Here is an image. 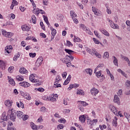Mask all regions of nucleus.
Listing matches in <instances>:
<instances>
[{
	"instance_id": "f257e3e1",
	"label": "nucleus",
	"mask_w": 130,
	"mask_h": 130,
	"mask_svg": "<svg viewBox=\"0 0 130 130\" xmlns=\"http://www.w3.org/2000/svg\"><path fill=\"white\" fill-rule=\"evenodd\" d=\"M9 115H10L11 120H12V121H16V117L17 116V113H16V112L14 111V109L8 110L7 112V116L8 119Z\"/></svg>"
},
{
	"instance_id": "f03ea898",
	"label": "nucleus",
	"mask_w": 130,
	"mask_h": 130,
	"mask_svg": "<svg viewBox=\"0 0 130 130\" xmlns=\"http://www.w3.org/2000/svg\"><path fill=\"white\" fill-rule=\"evenodd\" d=\"M8 119V116H6V112H4L2 115L1 120H0V123L4 127L7 125V122L4 121H7Z\"/></svg>"
},
{
	"instance_id": "7ed1b4c3",
	"label": "nucleus",
	"mask_w": 130,
	"mask_h": 130,
	"mask_svg": "<svg viewBox=\"0 0 130 130\" xmlns=\"http://www.w3.org/2000/svg\"><path fill=\"white\" fill-rule=\"evenodd\" d=\"M43 61V57L42 56L39 57L35 63V66L38 67H40V65L42 64Z\"/></svg>"
},
{
	"instance_id": "20e7f679",
	"label": "nucleus",
	"mask_w": 130,
	"mask_h": 130,
	"mask_svg": "<svg viewBox=\"0 0 130 130\" xmlns=\"http://www.w3.org/2000/svg\"><path fill=\"white\" fill-rule=\"evenodd\" d=\"M21 94L22 96H23V97H24L27 100H31V96H30V95L29 94V93L27 92H22L21 93Z\"/></svg>"
},
{
	"instance_id": "39448f33",
	"label": "nucleus",
	"mask_w": 130,
	"mask_h": 130,
	"mask_svg": "<svg viewBox=\"0 0 130 130\" xmlns=\"http://www.w3.org/2000/svg\"><path fill=\"white\" fill-rule=\"evenodd\" d=\"M109 109L111 110L112 112H113L115 115H117V110H116L115 107H114L113 105H110Z\"/></svg>"
},
{
	"instance_id": "423d86ee",
	"label": "nucleus",
	"mask_w": 130,
	"mask_h": 130,
	"mask_svg": "<svg viewBox=\"0 0 130 130\" xmlns=\"http://www.w3.org/2000/svg\"><path fill=\"white\" fill-rule=\"evenodd\" d=\"M92 10L95 16H100L101 15V12L94 7H92Z\"/></svg>"
},
{
	"instance_id": "0eeeda50",
	"label": "nucleus",
	"mask_w": 130,
	"mask_h": 130,
	"mask_svg": "<svg viewBox=\"0 0 130 130\" xmlns=\"http://www.w3.org/2000/svg\"><path fill=\"white\" fill-rule=\"evenodd\" d=\"M90 93L93 96H96V95L99 93V90L95 88H93L91 89Z\"/></svg>"
},
{
	"instance_id": "6e6552de",
	"label": "nucleus",
	"mask_w": 130,
	"mask_h": 130,
	"mask_svg": "<svg viewBox=\"0 0 130 130\" xmlns=\"http://www.w3.org/2000/svg\"><path fill=\"white\" fill-rule=\"evenodd\" d=\"M19 84L20 86L24 87V88H28V87H30V83H28L27 82H20Z\"/></svg>"
},
{
	"instance_id": "1a4fd4ad",
	"label": "nucleus",
	"mask_w": 130,
	"mask_h": 130,
	"mask_svg": "<svg viewBox=\"0 0 130 130\" xmlns=\"http://www.w3.org/2000/svg\"><path fill=\"white\" fill-rule=\"evenodd\" d=\"M110 25L111 27V28H113V29H118L119 28V26H118V25L117 24H115L113 23V22L111 21L110 22Z\"/></svg>"
},
{
	"instance_id": "9d476101",
	"label": "nucleus",
	"mask_w": 130,
	"mask_h": 130,
	"mask_svg": "<svg viewBox=\"0 0 130 130\" xmlns=\"http://www.w3.org/2000/svg\"><path fill=\"white\" fill-rule=\"evenodd\" d=\"M29 80L31 81V82H32V83H37L39 82V80L34 79V75L29 76Z\"/></svg>"
},
{
	"instance_id": "9b49d317",
	"label": "nucleus",
	"mask_w": 130,
	"mask_h": 130,
	"mask_svg": "<svg viewBox=\"0 0 130 130\" xmlns=\"http://www.w3.org/2000/svg\"><path fill=\"white\" fill-rule=\"evenodd\" d=\"M0 68L4 71L6 69V63L3 60H0Z\"/></svg>"
},
{
	"instance_id": "f8f14e48",
	"label": "nucleus",
	"mask_w": 130,
	"mask_h": 130,
	"mask_svg": "<svg viewBox=\"0 0 130 130\" xmlns=\"http://www.w3.org/2000/svg\"><path fill=\"white\" fill-rule=\"evenodd\" d=\"M120 56H121V58H123L124 60H125V61H126L127 62L128 66L129 67H130L129 59H128V58H127L126 56H123V55H122V54H121Z\"/></svg>"
},
{
	"instance_id": "ddd939ff",
	"label": "nucleus",
	"mask_w": 130,
	"mask_h": 130,
	"mask_svg": "<svg viewBox=\"0 0 130 130\" xmlns=\"http://www.w3.org/2000/svg\"><path fill=\"white\" fill-rule=\"evenodd\" d=\"M21 29L22 30V31H29V29H30V28L29 27V26H27V25H23L21 26Z\"/></svg>"
},
{
	"instance_id": "4468645a",
	"label": "nucleus",
	"mask_w": 130,
	"mask_h": 130,
	"mask_svg": "<svg viewBox=\"0 0 130 130\" xmlns=\"http://www.w3.org/2000/svg\"><path fill=\"white\" fill-rule=\"evenodd\" d=\"M100 30L101 31V32H102V33H103V34H104L106 36H107L108 37H109V33H108V32L106 31V30L102 28L101 29H100Z\"/></svg>"
},
{
	"instance_id": "2eb2a0df",
	"label": "nucleus",
	"mask_w": 130,
	"mask_h": 130,
	"mask_svg": "<svg viewBox=\"0 0 130 130\" xmlns=\"http://www.w3.org/2000/svg\"><path fill=\"white\" fill-rule=\"evenodd\" d=\"M43 17L44 18V20L45 21V23L47 24V25H48V27H49V26H50V23H49V22L48 21V18L45 15H43Z\"/></svg>"
},
{
	"instance_id": "dca6fc26",
	"label": "nucleus",
	"mask_w": 130,
	"mask_h": 130,
	"mask_svg": "<svg viewBox=\"0 0 130 130\" xmlns=\"http://www.w3.org/2000/svg\"><path fill=\"white\" fill-rule=\"evenodd\" d=\"M19 73H20V74H27V73H28V71L24 68H21L19 70Z\"/></svg>"
},
{
	"instance_id": "f3484780",
	"label": "nucleus",
	"mask_w": 130,
	"mask_h": 130,
	"mask_svg": "<svg viewBox=\"0 0 130 130\" xmlns=\"http://www.w3.org/2000/svg\"><path fill=\"white\" fill-rule=\"evenodd\" d=\"M113 63L115 66H116V67H118V60L115 56H113Z\"/></svg>"
},
{
	"instance_id": "a211bd4d",
	"label": "nucleus",
	"mask_w": 130,
	"mask_h": 130,
	"mask_svg": "<svg viewBox=\"0 0 130 130\" xmlns=\"http://www.w3.org/2000/svg\"><path fill=\"white\" fill-rule=\"evenodd\" d=\"M15 113L17 115V117L18 118H22V117H23V112L21 111H17Z\"/></svg>"
},
{
	"instance_id": "6ab92c4d",
	"label": "nucleus",
	"mask_w": 130,
	"mask_h": 130,
	"mask_svg": "<svg viewBox=\"0 0 130 130\" xmlns=\"http://www.w3.org/2000/svg\"><path fill=\"white\" fill-rule=\"evenodd\" d=\"M112 124L114 126H115V127L117 126V117H115V119L113 120Z\"/></svg>"
},
{
	"instance_id": "aec40b11",
	"label": "nucleus",
	"mask_w": 130,
	"mask_h": 130,
	"mask_svg": "<svg viewBox=\"0 0 130 130\" xmlns=\"http://www.w3.org/2000/svg\"><path fill=\"white\" fill-rule=\"evenodd\" d=\"M114 102H115V103H117V104L119 105V98L117 95H115L114 96Z\"/></svg>"
},
{
	"instance_id": "412c9836",
	"label": "nucleus",
	"mask_w": 130,
	"mask_h": 130,
	"mask_svg": "<svg viewBox=\"0 0 130 130\" xmlns=\"http://www.w3.org/2000/svg\"><path fill=\"white\" fill-rule=\"evenodd\" d=\"M64 51H66V52L68 54H73V53L75 52L74 51L69 49H65Z\"/></svg>"
},
{
	"instance_id": "4be33fe9",
	"label": "nucleus",
	"mask_w": 130,
	"mask_h": 130,
	"mask_svg": "<svg viewBox=\"0 0 130 130\" xmlns=\"http://www.w3.org/2000/svg\"><path fill=\"white\" fill-rule=\"evenodd\" d=\"M80 28H81V29H82V30H83V31H88L89 30V28H87L86 27V26H85V25H84L83 24H80Z\"/></svg>"
},
{
	"instance_id": "5701e85b",
	"label": "nucleus",
	"mask_w": 130,
	"mask_h": 130,
	"mask_svg": "<svg viewBox=\"0 0 130 130\" xmlns=\"http://www.w3.org/2000/svg\"><path fill=\"white\" fill-rule=\"evenodd\" d=\"M13 35H14V34L13 32H8L6 34H5V37L11 38V37L13 36Z\"/></svg>"
},
{
	"instance_id": "b1692460",
	"label": "nucleus",
	"mask_w": 130,
	"mask_h": 130,
	"mask_svg": "<svg viewBox=\"0 0 130 130\" xmlns=\"http://www.w3.org/2000/svg\"><path fill=\"white\" fill-rule=\"evenodd\" d=\"M79 120H80L81 122H85L86 118L85 117L84 115L80 116L79 117Z\"/></svg>"
},
{
	"instance_id": "393cba45",
	"label": "nucleus",
	"mask_w": 130,
	"mask_h": 130,
	"mask_svg": "<svg viewBox=\"0 0 130 130\" xmlns=\"http://www.w3.org/2000/svg\"><path fill=\"white\" fill-rule=\"evenodd\" d=\"M30 126L32 129L37 130V125H35L34 123L33 122L30 123Z\"/></svg>"
},
{
	"instance_id": "a878e982",
	"label": "nucleus",
	"mask_w": 130,
	"mask_h": 130,
	"mask_svg": "<svg viewBox=\"0 0 130 130\" xmlns=\"http://www.w3.org/2000/svg\"><path fill=\"white\" fill-rule=\"evenodd\" d=\"M20 53H18L17 54L15 55L14 57H13V60L14 61H17L18 58L20 57Z\"/></svg>"
},
{
	"instance_id": "bb28decb",
	"label": "nucleus",
	"mask_w": 130,
	"mask_h": 130,
	"mask_svg": "<svg viewBox=\"0 0 130 130\" xmlns=\"http://www.w3.org/2000/svg\"><path fill=\"white\" fill-rule=\"evenodd\" d=\"M94 55H95V56H96V57H98L99 58H101L102 56L101 54H100L99 53H98V52L96 51H94Z\"/></svg>"
},
{
	"instance_id": "cd10ccee",
	"label": "nucleus",
	"mask_w": 130,
	"mask_h": 130,
	"mask_svg": "<svg viewBox=\"0 0 130 130\" xmlns=\"http://www.w3.org/2000/svg\"><path fill=\"white\" fill-rule=\"evenodd\" d=\"M9 83L12 86H15L16 85V83L13 78H11L9 81Z\"/></svg>"
},
{
	"instance_id": "c85d7f7f",
	"label": "nucleus",
	"mask_w": 130,
	"mask_h": 130,
	"mask_svg": "<svg viewBox=\"0 0 130 130\" xmlns=\"http://www.w3.org/2000/svg\"><path fill=\"white\" fill-rule=\"evenodd\" d=\"M36 12V14L37 15H39V13H38V12H41V14H42V15L45 14V12L42 10L37 9Z\"/></svg>"
},
{
	"instance_id": "c756f323",
	"label": "nucleus",
	"mask_w": 130,
	"mask_h": 130,
	"mask_svg": "<svg viewBox=\"0 0 130 130\" xmlns=\"http://www.w3.org/2000/svg\"><path fill=\"white\" fill-rule=\"evenodd\" d=\"M74 42H81L82 41V40L81 39L79 38L78 37H76V36H74Z\"/></svg>"
},
{
	"instance_id": "7c9ffc66",
	"label": "nucleus",
	"mask_w": 130,
	"mask_h": 130,
	"mask_svg": "<svg viewBox=\"0 0 130 130\" xmlns=\"http://www.w3.org/2000/svg\"><path fill=\"white\" fill-rule=\"evenodd\" d=\"M103 57L104 58H109V53L108 52H105Z\"/></svg>"
},
{
	"instance_id": "2f4dec72",
	"label": "nucleus",
	"mask_w": 130,
	"mask_h": 130,
	"mask_svg": "<svg viewBox=\"0 0 130 130\" xmlns=\"http://www.w3.org/2000/svg\"><path fill=\"white\" fill-rule=\"evenodd\" d=\"M85 72L87 74H89V75H92V72H93V71L91 70V69L89 68L85 69Z\"/></svg>"
},
{
	"instance_id": "473e14b6",
	"label": "nucleus",
	"mask_w": 130,
	"mask_h": 130,
	"mask_svg": "<svg viewBox=\"0 0 130 130\" xmlns=\"http://www.w3.org/2000/svg\"><path fill=\"white\" fill-rule=\"evenodd\" d=\"M31 20L32 21V22L34 23V24H36V17H35V15H33L31 16Z\"/></svg>"
},
{
	"instance_id": "72a5a7b5",
	"label": "nucleus",
	"mask_w": 130,
	"mask_h": 130,
	"mask_svg": "<svg viewBox=\"0 0 130 130\" xmlns=\"http://www.w3.org/2000/svg\"><path fill=\"white\" fill-rule=\"evenodd\" d=\"M77 94L78 95H82V96H84V95L85 94V93H84V92L83 91V90H78L77 92Z\"/></svg>"
},
{
	"instance_id": "f704fd0d",
	"label": "nucleus",
	"mask_w": 130,
	"mask_h": 130,
	"mask_svg": "<svg viewBox=\"0 0 130 130\" xmlns=\"http://www.w3.org/2000/svg\"><path fill=\"white\" fill-rule=\"evenodd\" d=\"M86 51H87V52L91 54V55H94V51H92V50H91V49L87 48Z\"/></svg>"
},
{
	"instance_id": "c9c22d12",
	"label": "nucleus",
	"mask_w": 130,
	"mask_h": 130,
	"mask_svg": "<svg viewBox=\"0 0 130 130\" xmlns=\"http://www.w3.org/2000/svg\"><path fill=\"white\" fill-rule=\"evenodd\" d=\"M59 81H60V76L59 75H57L55 79V83H59Z\"/></svg>"
},
{
	"instance_id": "e433bc0d",
	"label": "nucleus",
	"mask_w": 130,
	"mask_h": 130,
	"mask_svg": "<svg viewBox=\"0 0 130 130\" xmlns=\"http://www.w3.org/2000/svg\"><path fill=\"white\" fill-rule=\"evenodd\" d=\"M50 101H53V102H55L56 101V99L54 98V94H52L51 95V97L50 98Z\"/></svg>"
},
{
	"instance_id": "4c0bfd02",
	"label": "nucleus",
	"mask_w": 130,
	"mask_h": 130,
	"mask_svg": "<svg viewBox=\"0 0 130 130\" xmlns=\"http://www.w3.org/2000/svg\"><path fill=\"white\" fill-rule=\"evenodd\" d=\"M93 40L94 43H95V44H99V43H100V44H101V45H102V43H100V42H99V40H97V39L93 38Z\"/></svg>"
},
{
	"instance_id": "58836bf2",
	"label": "nucleus",
	"mask_w": 130,
	"mask_h": 130,
	"mask_svg": "<svg viewBox=\"0 0 130 130\" xmlns=\"http://www.w3.org/2000/svg\"><path fill=\"white\" fill-rule=\"evenodd\" d=\"M16 80L19 81H24V78H23V77H21L20 76H16Z\"/></svg>"
},
{
	"instance_id": "ea45409f",
	"label": "nucleus",
	"mask_w": 130,
	"mask_h": 130,
	"mask_svg": "<svg viewBox=\"0 0 130 130\" xmlns=\"http://www.w3.org/2000/svg\"><path fill=\"white\" fill-rule=\"evenodd\" d=\"M58 122H60L61 123H66L67 121L64 118H61L59 120H58Z\"/></svg>"
},
{
	"instance_id": "a19ab883",
	"label": "nucleus",
	"mask_w": 130,
	"mask_h": 130,
	"mask_svg": "<svg viewBox=\"0 0 130 130\" xmlns=\"http://www.w3.org/2000/svg\"><path fill=\"white\" fill-rule=\"evenodd\" d=\"M70 14L72 18H74H74H76V17H77V14H76L74 11H71Z\"/></svg>"
},
{
	"instance_id": "79ce46f5",
	"label": "nucleus",
	"mask_w": 130,
	"mask_h": 130,
	"mask_svg": "<svg viewBox=\"0 0 130 130\" xmlns=\"http://www.w3.org/2000/svg\"><path fill=\"white\" fill-rule=\"evenodd\" d=\"M78 102H80L81 104H82V105H83V106H88V103H87L86 102L79 101Z\"/></svg>"
},
{
	"instance_id": "37998d69",
	"label": "nucleus",
	"mask_w": 130,
	"mask_h": 130,
	"mask_svg": "<svg viewBox=\"0 0 130 130\" xmlns=\"http://www.w3.org/2000/svg\"><path fill=\"white\" fill-rule=\"evenodd\" d=\"M126 95H129L130 94V87L126 88Z\"/></svg>"
},
{
	"instance_id": "c03bdc74",
	"label": "nucleus",
	"mask_w": 130,
	"mask_h": 130,
	"mask_svg": "<svg viewBox=\"0 0 130 130\" xmlns=\"http://www.w3.org/2000/svg\"><path fill=\"white\" fill-rule=\"evenodd\" d=\"M126 95H129L130 94V87L126 88Z\"/></svg>"
},
{
	"instance_id": "a18cd8bd",
	"label": "nucleus",
	"mask_w": 130,
	"mask_h": 130,
	"mask_svg": "<svg viewBox=\"0 0 130 130\" xmlns=\"http://www.w3.org/2000/svg\"><path fill=\"white\" fill-rule=\"evenodd\" d=\"M5 104L6 106H10V105H11V103H10V100L6 101L5 102Z\"/></svg>"
},
{
	"instance_id": "49530a36",
	"label": "nucleus",
	"mask_w": 130,
	"mask_h": 130,
	"mask_svg": "<svg viewBox=\"0 0 130 130\" xmlns=\"http://www.w3.org/2000/svg\"><path fill=\"white\" fill-rule=\"evenodd\" d=\"M100 127L101 130H104V128H107V126H106V125H105V124H103L102 126L100 125Z\"/></svg>"
},
{
	"instance_id": "de8ad7c7",
	"label": "nucleus",
	"mask_w": 130,
	"mask_h": 130,
	"mask_svg": "<svg viewBox=\"0 0 130 130\" xmlns=\"http://www.w3.org/2000/svg\"><path fill=\"white\" fill-rule=\"evenodd\" d=\"M95 75L97 78H100V77H101L102 75L101 71L98 72Z\"/></svg>"
},
{
	"instance_id": "09e8293b",
	"label": "nucleus",
	"mask_w": 130,
	"mask_h": 130,
	"mask_svg": "<svg viewBox=\"0 0 130 130\" xmlns=\"http://www.w3.org/2000/svg\"><path fill=\"white\" fill-rule=\"evenodd\" d=\"M68 58H70L71 60H74V57L72 55H66V59H68Z\"/></svg>"
},
{
	"instance_id": "8fccbe9b",
	"label": "nucleus",
	"mask_w": 130,
	"mask_h": 130,
	"mask_svg": "<svg viewBox=\"0 0 130 130\" xmlns=\"http://www.w3.org/2000/svg\"><path fill=\"white\" fill-rule=\"evenodd\" d=\"M51 35H52V36H55V35H56V30L54 29L52 30Z\"/></svg>"
},
{
	"instance_id": "3c124183",
	"label": "nucleus",
	"mask_w": 130,
	"mask_h": 130,
	"mask_svg": "<svg viewBox=\"0 0 130 130\" xmlns=\"http://www.w3.org/2000/svg\"><path fill=\"white\" fill-rule=\"evenodd\" d=\"M72 19L75 24H78L79 23V20H78L76 17H72Z\"/></svg>"
},
{
	"instance_id": "603ef678",
	"label": "nucleus",
	"mask_w": 130,
	"mask_h": 130,
	"mask_svg": "<svg viewBox=\"0 0 130 130\" xmlns=\"http://www.w3.org/2000/svg\"><path fill=\"white\" fill-rule=\"evenodd\" d=\"M40 25L42 27L43 30H45V26H44V24H43V22H41Z\"/></svg>"
},
{
	"instance_id": "864d4df0",
	"label": "nucleus",
	"mask_w": 130,
	"mask_h": 130,
	"mask_svg": "<svg viewBox=\"0 0 130 130\" xmlns=\"http://www.w3.org/2000/svg\"><path fill=\"white\" fill-rule=\"evenodd\" d=\"M67 46L70 47V46H73V44L70 42V41H67Z\"/></svg>"
},
{
	"instance_id": "5fc2aeb1",
	"label": "nucleus",
	"mask_w": 130,
	"mask_h": 130,
	"mask_svg": "<svg viewBox=\"0 0 130 130\" xmlns=\"http://www.w3.org/2000/svg\"><path fill=\"white\" fill-rule=\"evenodd\" d=\"M29 56H30V57H35V56H36V53H29Z\"/></svg>"
},
{
	"instance_id": "6e6d98bb",
	"label": "nucleus",
	"mask_w": 130,
	"mask_h": 130,
	"mask_svg": "<svg viewBox=\"0 0 130 130\" xmlns=\"http://www.w3.org/2000/svg\"><path fill=\"white\" fill-rule=\"evenodd\" d=\"M58 129H62L63 128V124H59L57 126Z\"/></svg>"
},
{
	"instance_id": "4d7b16f0",
	"label": "nucleus",
	"mask_w": 130,
	"mask_h": 130,
	"mask_svg": "<svg viewBox=\"0 0 130 130\" xmlns=\"http://www.w3.org/2000/svg\"><path fill=\"white\" fill-rule=\"evenodd\" d=\"M55 88H60L61 87V85L60 84H57L56 83H54Z\"/></svg>"
},
{
	"instance_id": "13d9d810",
	"label": "nucleus",
	"mask_w": 130,
	"mask_h": 130,
	"mask_svg": "<svg viewBox=\"0 0 130 130\" xmlns=\"http://www.w3.org/2000/svg\"><path fill=\"white\" fill-rule=\"evenodd\" d=\"M43 4L45 6H47L48 5V0H43Z\"/></svg>"
},
{
	"instance_id": "bf43d9fd",
	"label": "nucleus",
	"mask_w": 130,
	"mask_h": 130,
	"mask_svg": "<svg viewBox=\"0 0 130 130\" xmlns=\"http://www.w3.org/2000/svg\"><path fill=\"white\" fill-rule=\"evenodd\" d=\"M68 101H69L68 99H64V100H63V104L64 105H68Z\"/></svg>"
},
{
	"instance_id": "052dcab7",
	"label": "nucleus",
	"mask_w": 130,
	"mask_h": 130,
	"mask_svg": "<svg viewBox=\"0 0 130 130\" xmlns=\"http://www.w3.org/2000/svg\"><path fill=\"white\" fill-rule=\"evenodd\" d=\"M7 31H6V30L2 29V35L6 37V34H7Z\"/></svg>"
},
{
	"instance_id": "680f3d73",
	"label": "nucleus",
	"mask_w": 130,
	"mask_h": 130,
	"mask_svg": "<svg viewBox=\"0 0 130 130\" xmlns=\"http://www.w3.org/2000/svg\"><path fill=\"white\" fill-rule=\"evenodd\" d=\"M6 49H8L10 51L12 50V49H13V47H12V46H7L6 47Z\"/></svg>"
},
{
	"instance_id": "e2e57ef3",
	"label": "nucleus",
	"mask_w": 130,
	"mask_h": 130,
	"mask_svg": "<svg viewBox=\"0 0 130 130\" xmlns=\"http://www.w3.org/2000/svg\"><path fill=\"white\" fill-rule=\"evenodd\" d=\"M28 118H29V116H28L27 115H25L23 117V120H27Z\"/></svg>"
},
{
	"instance_id": "0e129e2a",
	"label": "nucleus",
	"mask_w": 130,
	"mask_h": 130,
	"mask_svg": "<svg viewBox=\"0 0 130 130\" xmlns=\"http://www.w3.org/2000/svg\"><path fill=\"white\" fill-rule=\"evenodd\" d=\"M126 86L128 88L130 86V81L129 80H127V81L125 83Z\"/></svg>"
},
{
	"instance_id": "69168bd1",
	"label": "nucleus",
	"mask_w": 130,
	"mask_h": 130,
	"mask_svg": "<svg viewBox=\"0 0 130 130\" xmlns=\"http://www.w3.org/2000/svg\"><path fill=\"white\" fill-rule=\"evenodd\" d=\"M19 9L20 10V11H21L22 12H24L25 11V10H26V8L24 7H22V6H20L19 7Z\"/></svg>"
},
{
	"instance_id": "338daca9",
	"label": "nucleus",
	"mask_w": 130,
	"mask_h": 130,
	"mask_svg": "<svg viewBox=\"0 0 130 130\" xmlns=\"http://www.w3.org/2000/svg\"><path fill=\"white\" fill-rule=\"evenodd\" d=\"M7 130H16V128L15 127H7Z\"/></svg>"
},
{
	"instance_id": "774afa93",
	"label": "nucleus",
	"mask_w": 130,
	"mask_h": 130,
	"mask_svg": "<svg viewBox=\"0 0 130 130\" xmlns=\"http://www.w3.org/2000/svg\"><path fill=\"white\" fill-rule=\"evenodd\" d=\"M72 85L73 88H78V87H79V84H77L76 83Z\"/></svg>"
}]
</instances>
